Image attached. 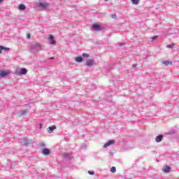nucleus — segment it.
I'll return each instance as SVG.
<instances>
[{
  "mask_svg": "<svg viewBox=\"0 0 179 179\" xmlns=\"http://www.w3.org/2000/svg\"><path fill=\"white\" fill-rule=\"evenodd\" d=\"M50 41V44H55V40H54V36H50L48 38Z\"/></svg>",
  "mask_w": 179,
  "mask_h": 179,
  "instance_id": "11",
  "label": "nucleus"
},
{
  "mask_svg": "<svg viewBox=\"0 0 179 179\" xmlns=\"http://www.w3.org/2000/svg\"><path fill=\"white\" fill-rule=\"evenodd\" d=\"M38 6L41 9H47V8H48V6H50V3H48L47 2H44V1H40L39 3H38Z\"/></svg>",
  "mask_w": 179,
  "mask_h": 179,
  "instance_id": "1",
  "label": "nucleus"
},
{
  "mask_svg": "<svg viewBox=\"0 0 179 179\" xmlns=\"http://www.w3.org/2000/svg\"><path fill=\"white\" fill-rule=\"evenodd\" d=\"M8 73V72L4 71H1L0 72V75H1V76L2 78H5V76H7Z\"/></svg>",
  "mask_w": 179,
  "mask_h": 179,
  "instance_id": "12",
  "label": "nucleus"
},
{
  "mask_svg": "<svg viewBox=\"0 0 179 179\" xmlns=\"http://www.w3.org/2000/svg\"><path fill=\"white\" fill-rule=\"evenodd\" d=\"M88 173L90 174V176H94V171H89Z\"/></svg>",
  "mask_w": 179,
  "mask_h": 179,
  "instance_id": "20",
  "label": "nucleus"
},
{
  "mask_svg": "<svg viewBox=\"0 0 179 179\" xmlns=\"http://www.w3.org/2000/svg\"><path fill=\"white\" fill-rule=\"evenodd\" d=\"M162 65H165V66H167V65H173V62L164 60L162 62Z\"/></svg>",
  "mask_w": 179,
  "mask_h": 179,
  "instance_id": "4",
  "label": "nucleus"
},
{
  "mask_svg": "<svg viewBox=\"0 0 179 179\" xmlns=\"http://www.w3.org/2000/svg\"><path fill=\"white\" fill-rule=\"evenodd\" d=\"M155 38H157V36H155L152 37V40H155Z\"/></svg>",
  "mask_w": 179,
  "mask_h": 179,
  "instance_id": "23",
  "label": "nucleus"
},
{
  "mask_svg": "<svg viewBox=\"0 0 179 179\" xmlns=\"http://www.w3.org/2000/svg\"><path fill=\"white\" fill-rule=\"evenodd\" d=\"M54 129H57V127H55V125H53V126H52V127H49L48 128V132L49 134H51V133H52V131H54Z\"/></svg>",
  "mask_w": 179,
  "mask_h": 179,
  "instance_id": "6",
  "label": "nucleus"
},
{
  "mask_svg": "<svg viewBox=\"0 0 179 179\" xmlns=\"http://www.w3.org/2000/svg\"><path fill=\"white\" fill-rule=\"evenodd\" d=\"M27 73V69L22 68L20 69V71L18 72V75H26Z\"/></svg>",
  "mask_w": 179,
  "mask_h": 179,
  "instance_id": "5",
  "label": "nucleus"
},
{
  "mask_svg": "<svg viewBox=\"0 0 179 179\" xmlns=\"http://www.w3.org/2000/svg\"><path fill=\"white\" fill-rule=\"evenodd\" d=\"M105 1H108V0H105Z\"/></svg>",
  "mask_w": 179,
  "mask_h": 179,
  "instance_id": "27",
  "label": "nucleus"
},
{
  "mask_svg": "<svg viewBox=\"0 0 179 179\" xmlns=\"http://www.w3.org/2000/svg\"><path fill=\"white\" fill-rule=\"evenodd\" d=\"M42 152H43V155H50L51 152L50 151L49 149L45 148L43 150Z\"/></svg>",
  "mask_w": 179,
  "mask_h": 179,
  "instance_id": "10",
  "label": "nucleus"
},
{
  "mask_svg": "<svg viewBox=\"0 0 179 179\" xmlns=\"http://www.w3.org/2000/svg\"><path fill=\"white\" fill-rule=\"evenodd\" d=\"M115 143V141L114 140H110L103 145V148H108V146L114 145Z\"/></svg>",
  "mask_w": 179,
  "mask_h": 179,
  "instance_id": "2",
  "label": "nucleus"
},
{
  "mask_svg": "<svg viewBox=\"0 0 179 179\" xmlns=\"http://www.w3.org/2000/svg\"><path fill=\"white\" fill-rule=\"evenodd\" d=\"M2 51H10V49L9 48H5L3 46H0V54H2Z\"/></svg>",
  "mask_w": 179,
  "mask_h": 179,
  "instance_id": "7",
  "label": "nucleus"
},
{
  "mask_svg": "<svg viewBox=\"0 0 179 179\" xmlns=\"http://www.w3.org/2000/svg\"><path fill=\"white\" fill-rule=\"evenodd\" d=\"M3 0H0V3H1V2H3Z\"/></svg>",
  "mask_w": 179,
  "mask_h": 179,
  "instance_id": "25",
  "label": "nucleus"
},
{
  "mask_svg": "<svg viewBox=\"0 0 179 179\" xmlns=\"http://www.w3.org/2000/svg\"><path fill=\"white\" fill-rule=\"evenodd\" d=\"M38 47H41V45H38Z\"/></svg>",
  "mask_w": 179,
  "mask_h": 179,
  "instance_id": "26",
  "label": "nucleus"
},
{
  "mask_svg": "<svg viewBox=\"0 0 179 179\" xmlns=\"http://www.w3.org/2000/svg\"><path fill=\"white\" fill-rule=\"evenodd\" d=\"M131 2L134 5H138V3H139V0H131Z\"/></svg>",
  "mask_w": 179,
  "mask_h": 179,
  "instance_id": "17",
  "label": "nucleus"
},
{
  "mask_svg": "<svg viewBox=\"0 0 179 179\" xmlns=\"http://www.w3.org/2000/svg\"><path fill=\"white\" fill-rule=\"evenodd\" d=\"M164 173H169V171H170V166H166L164 169H163Z\"/></svg>",
  "mask_w": 179,
  "mask_h": 179,
  "instance_id": "15",
  "label": "nucleus"
},
{
  "mask_svg": "<svg viewBox=\"0 0 179 179\" xmlns=\"http://www.w3.org/2000/svg\"><path fill=\"white\" fill-rule=\"evenodd\" d=\"M163 140V135H159L155 138V141L156 142L159 143V142H162V141Z\"/></svg>",
  "mask_w": 179,
  "mask_h": 179,
  "instance_id": "8",
  "label": "nucleus"
},
{
  "mask_svg": "<svg viewBox=\"0 0 179 179\" xmlns=\"http://www.w3.org/2000/svg\"><path fill=\"white\" fill-rule=\"evenodd\" d=\"M174 45H176V43H171L169 45H166L167 48H173V47H174Z\"/></svg>",
  "mask_w": 179,
  "mask_h": 179,
  "instance_id": "16",
  "label": "nucleus"
},
{
  "mask_svg": "<svg viewBox=\"0 0 179 179\" xmlns=\"http://www.w3.org/2000/svg\"><path fill=\"white\" fill-rule=\"evenodd\" d=\"M50 59H54V57H50Z\"/></svg>",
  "mask_w": 179,
  "mask_h": 179,
  "instance_id": "24",
  "label": "nucleus"
},
{
  "mask_svg": "<svg viewBox=\"0 0 179 179\" xmlns=\"http://www.w3.org/2000/svg\"><path fill=\"white\" fill-rule=\"evenodd\" d=\"M18 9H20V10H24V9H26V6H24V4H20Z\"/></svg>",
  "mask_w": 179,
  "mask_h": 179,
  "instance_id": "13",
  "label": "nucleus"
},
{
  "mask_svg": "<svg viewBox=\"0 0 179 179\" xmlns=\"http://www.w3.org/2000/svg\"><path fill=\"white\" fill-rule=\"evenodd\" d=\"M111 17H112L113 19H115V17H117V15H112Z\"/></svg>",
  "mask_w": 179,
  "mask_h": 179,
  "instance_id": "22",
  "label": "nucleus"
},
{
  "mask_svg": "<svg viewBox=\"0 0 179 179\" xmlns=\"http://www.w3.org/2000/svg\"><path fill=\"white\" fill-rule=\"evenodd\" d=\"M31 35L30 34H27V38H31Z\"/></svg>",
  "mask_w": 179,
  "mask_h": 179,
  "instance_id": "21",
  "label": "nucleus"
},
{
  "mask_svg": "<svg viewBox=\"0 0 179 179\" xmlns=\"http://www.w3.org/2000/svg\"><path fill=\"white\" fill-rule=\"evenodd\" d=\"M110 171H111V173H115V171H117V169L115 166H113L110 169Z\"/></svg>",
  "mask_w": 179,
  "mask_h": 179,
  "instance_id": "18",
  "label": "nucleus"
},
{
  "mask_svg": "<svg viewBox=\"0 0 179 179\" xmlns=\"http://www.w3.org/2000/svg\"><path fill=\"white\" fill-rule=\"evenodd\" d=\"M94 64V61L92 60V59H88L87 61V66H92V65Z\"/></svg>",
  "mask_w": 179,
  "mask_h": 179,
  "instance_id": "9",
  "label": "nucleus"
},
{
  "mask_svg": "<svg viewBox=\"0 0 179 179\" xmlns=\"http://www.w3.org/2000/svg\"><path fill=\"white\" fill-rule=\"evenodd\" d=\"M83 61V59L82 58V57H77L76 59V62H82Z\"/></svg>",
  "mask_w": 179,
  "mask_h": 179,
  "instance_id": "14",
  "label": "nucleus"
},
{
  "mask_svg": "<svg viewBox=\"0 0 179 179\" xmlns=\"http://www.w3.org/2000/svg\"><path fill=\"white\" fill-rule=\"evenodd\" d=\"M83 57H84V58H89L90 55L87 53H83Z\"/></svg>",
  "mask_w": 179,
  "mask_h": 179,
  "instance_id": "19",
  "label": "nucleus"
},
{
  "mask_svg": "<svg viewBox=\"0 0 179 179\" xmlns=\"http://www.w3.org/2000/svg\"><path fill=\"white\" fill-rule=\"evenodd\" d=\"M92 29L96 31H100V30H101V27H100L99 24H93Z\"/></svg>",
  "mask_w": 179,
  "mask_h": 179,
  "instance_id": "3",
  "label": "nucleus"
}]
</instances>
